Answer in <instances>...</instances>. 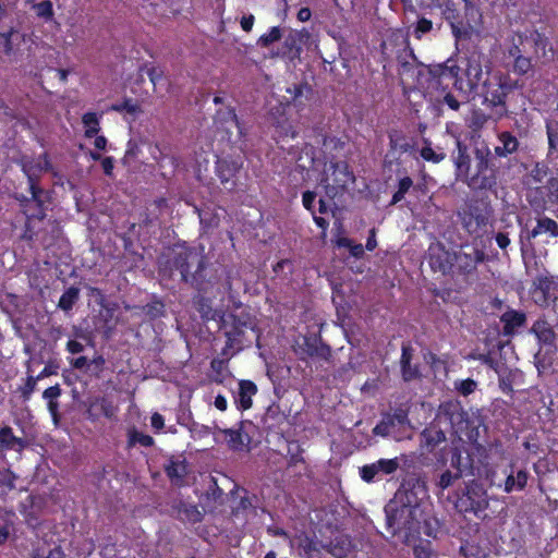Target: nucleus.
Masks as SVG:
<instances>
[{
    "instance_id": "nucleus-1",
    "label": "nucleus",
    "mask_w": 558,
    "mask_h": 558,
    "mask_svg": "<svg viewBox=\"0 0 558 558\" xmlns=\"http://www.w3.org/2000/svg\"><path fill=\"white\" fill-rule=\"evenodd\" d=\"M460 68L456 76L454 88L463 99L478 92L481 84L489 75L488 66H484V58L478 52H472L457 64Z\"/></svg>"
},
{
    "instance_id": "nucleus-2",
    "label": "nucleus",
    "mask_w": 558,
    "mask_h": 558,
    "mask_svg": "<svg viewBox=\"0 0 558 558\" xmlns=\"http://www.w3.org/2000/svg\"><path fill=\"white\" fill-rule=\"evenodd\" d=\"M460 68L452 60L438 64L422 73L418 77V85L423 88L425 97L429 100H439V95L449 90V85L454 86L456 76Z\"/></svg>"
},
{
    "instance_id": "nucleus-3",
    "label": "nucleus",
    "mask_w": 558,
    "mask_h": 558,
    "mask_svg": "<svg viewBox=\"0 0 558 558\" xmlns=\"http://www.w3.org/2000/svg\"><path fill=\"white\" fill-rule=\"evenodd\" d=\"M387 515V525L392 534L404 532V537L408 539L412 532H416L418 524L423 518V510L408 509L407 507L399 506L393 500H390L385 507Z\"/></svg>"
},
{
    "instance_id": "nucleus-4",
    "label": "nucleus",
    "mask_w": 558,
    "mask_h": 558,
    "mask_svg": "<svg viewBox=\"0 0 558 558\" xmlns=\"http://www.w3.org/2000/svg\"><path fill=\"white\" fill-rule=\"evenodd\" d=\"M513 88L510 80L506 75L494 74L486 75L485 81L480 86L478 92L474 94L484 98L485 102L492 106H498L505 102L507 94Z\"/></svg>"
},
{
    "instance_id": "nucleus-5",
    "label": "nucleus",
    "mask_w": 558,
    "mask_h": 558,
    "mask_svg": "<svg viewBox=\"0 0 558 558\" xmlns=\"http://www.w3.org/2000/svg\"><path fill=\"white\" fill-rule=\"evenodd\" d=\"M489 506L487 490L477 482L466 486L465 498L460 501V508L464 512H473L478 518L486 517L485 511Z\"/></svg>"
},
{
    "instance_id": "nucleus-6",
    "label": "nucleus",
    "mask_w": 558,
    "mask_h": 558,
    "mask_svg": "<svg viewBox=\"0 0 558 558\" xmlns=\"http://www.w3.org/2000/svg\"><path fill=\"white\" fill-rule=\"evenodd\" d=\"M539 235H546V243H549V239L558 238V223L554 219L539 216L536 218V225L532 230L522 231L520 234V242L522 244V248L524 247V242L531 244L533 239H536Z\"/></svg>"
},
{
    "instance_id": "nucleus-7",
    "label": "nucleus",
    "mask_w": 558,
    "mask_h": 558,
    "mask_svg": "<svg viewBox=\"0 0 558 558\" xmlns=\"http://www.w3.org/2000/svg\"><path fill=\"white\" fill-rule=\"evenodd\" d=\"M460 216L463 228L470 234H478L482 232L489 220V211L486 208H480L477 206H469Z\"/></svg>"
},
{
    "instance_id": "nucleus-8",
    "label": "nucleus",
    "mask_w": 558,
    "mask_h": 558,
    "mask_svg": "<svg viewBox=\"0 0 558 558\" xmlns=\"http://www.w3.org/2000/svg\"><path fill=\"white\" fill-rule=\"evenodd\" d=\"M400 463L398 458L393 459H380L372 464L364 465L361 471V477L363 481L371 483L376 480H380L383 475H389L395 473Z\"/></svg>"
},
{
    "instance_id": "nucleus-9",
    "label": "nucleus",
    "mask_w": 558,
    "mask_h": 558,
    "mask_svg": "<svg viewBox=\"0 0 558 558\" xmlns=\"http://www.w3.org/2000/svg\"><path fill=\"white\" fill-rule=\"evenodd\" d=\"M428 264L436 272L447 274L454 266L453 253L447 251L440 243H432L428 247Z\"/></svg>"
},
{
    "instance_id": "nucleus-10",
    "label": "nucleus",
    "mask_w": 558,
    "mask_h": 558,
    "mask_svg": "<svg viewBox=\"0 0 558 558\" xmlns=\"http://www.w3.org/2000/svg\"><path fill=\"white\" fill-rule=\"evenodd\" d=\"M464 416L461 405L458 402H445L439 407L437 420L439 423H447L454 433H459L464 428Z\"/></svg>"
},
{
    "instance_id": "nucleus-11",
    "label": "nucleus",
    "mask_w": 558,
    "mask_h": 558,
    "mask_svg": "<svg viewBox=\"0 0 558 558\" xmlns=\"http://www.w3.org/2000/svg\"><path fill=\"white\" fill-rule=\"evenodd\" d=\"M425 495V489L417 485L412 488L399 489L392 500L408 509L413 510L415 507L416 510H422L421 500Z\"/></svg>"
},
{
    "instance_id": "nucleus-12",
    "label": "nucleus",
    "mask_w": 558,
    "mask_h": 558,
    "mask_svg": "<svg viewBox=\"0 0 558 558\" xmlns=\"http://www.w3.org/2000/svg\"><path fill=\"white\" fill-rule=\"evenodd\" d=\"M484 259L485 253L474 247L471 248L470 252L459 251L453 253L454 266L463 272H470L471 270L475 269V267L480 263L484 262Z\"/></svg>"
},
{
    "instance_id": "nucleus-13",
    "label": "nucleus",
    "mask_w": 558,
    "mask_h": 558,
    "mask_svg": "<svg viewBox=\"0 0 558 558\" xmlns=\"http://www.w3.org/2000/svg\"><path fill=\"white\" fill-rule=\"evenodd\" d=\"M397 425H399L403 429H405L409 426V422L404 413H397L393 416L384 420L383 422L375 426L374 433L380 436H391L395 439L399 440L402 437L397 435L395 432V427Z\"/></svg>"
},
{
    "instance_id": "nucleus-14",
    "label": "nucleus",
    "mask_w": 558,
    "mask_h": 558,
    "mask_svg": "<svg viewBox=\"0 0 558 558\" xmlns=\"http://www.w3.org/2000/svg\"><path fill=\"white\" fill-rule=\"evenodd\" d=\"M332 169V175L335 177L332 183L329 182V178L326 179V189L332 190L335 193L338 190L347 187L349 183L353 181L352 174L348 171V167L344 163H337L330 167Z\"/></svg>"
},
{
    "instance_id": "nucleus-15",
    "label": "nucleus",
    "mask_w": 558,
    "mask_h": 558,
    "mask_svg": "<svg viewBox=\"0 0 558 558\" xmlns=\"http://www.w3.org/2000/svg\"><path fill=\"white\" fill-rule=\"evenodd\" d=\"M195 265V272L201 270L202 268V259L196 252L187 251L184 252L183 255H180L178 260V267L180 268L181 276L184 281H189L190 277L193 275L192 266Z\"/></svg>"
},
{
    "instance_id": "nucleus-16",
    "label": "nucleus",
    "mask_w": 558,
    "mask_h": 558,
    "mask_svg": "<svg viewBox=\"0 0 558 558\" xmlns=\"http://www.w3.org/2000/svg\"><path fill=\"white\" fill-rule=\"evenodd\" d=\"M220 433L223 434L229 448L232 450H244L250 444V437L243 432L242 427L222 429Z\"/></svg>"
},
{
    "instance_id": "nucleus-17",
    "label": "nucleus",
    "mask_w": 558,
    "mask_h": 558,
    "mask_svg": "<svg viewBox=\"0 0 558 558\" xmlns=\"http://www.w3.org/2000/svg\"><path fill=\"white\" fill-rule=\"evenodd\" d=\"M520 43L523 45V51H525L526 45H530V40L524 43L520 38ZM509 54L514 58L513 71L520 75L527 73L532 69L531 59L522 54V49L514 45L510 50Z\"/></svg>"
},
{
    "instance_id": "nucleus-18",
    "label": "nucleus",
    "mask_w": 558,
    "mask_h": 558,
    "mask_svg": "<svg viewBox=\"0 0 558 558\" xmlns=\"http://www.w3.org/2000/svg\"><path fill=\"white\" fill-rule=\"evenodd\" d=\"M525 319V314L522 312L514 310L505 312L500 317L504 324V333L507 336L514 333L519 327L524 325Z\"/></svg>"
},
{
    "instance_id": "nucleus-19",
    "label": "nucleus",
    "mask_w": 558,
    "mask_h": 558,
    "mask_svg": "<svg viewBox=\"0 0 558 558\" xmlns=\"http://www.w3.org/2000/svg\"><path fill=\"white\" fill-rule=\"evenodd\" d=\"M257 392L256 385L250 380H242L239 384V391L236 395V403L242 410H247L252 407V398Z\"/></svg>"
},
{
    "instance_id": "nucleus-20",
    "label": "nucleus",
    "mask_w": 558,
    "mask_h": 558,
    "mask_svg": "<svg viewBox=\"0 0 558 558\" xmlns=\"http://www.w3.org/2000/svg\"><path fill=\"white\" fill-rule=\"evenodd\" d=\"M536 288L543 294L541 300H536V303H546L547 300L558 296V282L554 277H539L536 281Z\"/></svg>"
},
{
    "instance_id": "nucleus-21",
    "label": "nucleus",
    "mask_w": 558,
    "mask_h": 558,
    "mask_svg": "<svg viewBox=\"0 0 558 558\" xmlns=\"http://www.w3.org/2000/svg\"><path fill=\"white\" fill-rule=\"evenodd\" d=\"M49 168V161L46 155H40L35 161H26L23 163V170L28 177L29 181H33L39 173L47 171Z\"/></svg>"
},
{
    "instance_id": "nucleus-22",
    "label": "nucleus",
    "mask_w": 558,
    "mask_h": 558,
    "mask_svg": "<svg viewBox=\"0 0 558 558\" xmlns=\"http://www.w3.org/2000/svg\"><path fill=\"white\" fill-rule=\"evenodd\" d=\"M499 142L501 145L496 146L495 153L500 157H506L517 150L519 142L518 140L508 132H504L499 135Z\"/></svg>"
},
{
    "instance_id": "nucleus-23",
    "label": "nucleus",
    "mask_w": 558,
    "mask_h": 558,
    "mask_svg": "<svg viewBox=\"0 0 558 558\" xmlns=\"http://www.w3.org/2000/svg\"><path fill=\"white\" fill-rule=\"evenodd\" d=\"M86 137H94L100 130V116L95 112H87L82 118Z\"/></svg>"
},
{
    "instance_id": "nucleus-24",
    "label": "nucleus",
    "mask_w": 558,
    "mask_h": 558,
    "mask_svg": "<svg viewBox=\"0 0 558 558\" xmlns=\"http://www.w3.org/2000/svg\"><path fill=\"white\" fill-rule=\"evenodd\" d=\"M458 153L453 157V162L457 168L458 177L466 175L470 168V158L466 155V149L461 145L460 142L457 143Z\"/></svg>"
},
{
    "instance_id": "nucleus-25",
    "label": "nucleus",
    "mask_w": 558,
    "mask_h": 558,
    "mask_svg": "<svg viewBox=\"0 0 558 558\" xmlns=\"http://www.w3.org/2000/svg\"><path fill=\"white\" fill-rule=\"evenodd\" d=\"M0 446L5 449L20 450L23 447V441L13 435L10 427H3L0 429Z\"/></svg>"
},
{
    "instance_id": "nucleus-26",
    "label": "nucleus",
    "mask_w": 558,
    "mask_h": 558,
    "mask_svg": "<svg viewBox=\"0 0 558 558\" xmlns=\"http://www.w3.org/2000/svg\"><path fill=\"white\" fill-rule=\"evenodd\" d=\"M527 483V473L520 470L517 475L509 474L505 482V492L511 493L513 489H523Z\"/></svg>"
},
{
    "instance_id": "nucleus-27",
    "label": "nucleus",
    "mask_w": 558,
    "mask_h": 558,
    "mask_svg": "<svg viewBox=\"0 0 558 558\" xmlns=\"http://www.w3.org/2000/svg\"><path fill=\"white\" fill-rule=\"evenodd\" d=\"M429 102L437 109H441L444 105L448 106L451 110H459L461 101L450 92L446 90L439 95V100H429Z\"/></svg>"
},
{
    "instance_id": "nucleus-28",
    "label": "nucleus",
    "mask_w": 558,
    "mask_h": 558,
    "mask_svg": "<svg viewBox=\"0 0 558 558\" xmlns=\"http://www.w3.org/2000/svg\"><path fill=\"white\" fill-rule=\"evenodd\" d=\"M335 244L338 247H347L350 251V254L356 258H360L364 254V247L362 244H355L347 236H343L341 234H338L335 240Z\"/></svg>"
},
{
    "instance_id": "nucleus-29",
    "label": "nucleus",
    "mask_w": 558,
    "mask_h": 558,
    "mask_svg": "<svg viewBox=\"0 0 558 558\" xmlns=\"http://www.w3.org/2000/svg\"><path fill=\"white\" fill-rule=\"evenodd\" d=\"M80 291L77 288H69L60 298L58 306L63 311H70L78 300Z\"/></svg>"
},
{
    "instance_id": "nucleus-30",
    "label": "nucleus",
    "mask_w": 558,
    "mask_h": 558,
    "mask_svg": "<svg viewBox=\"0 0 558 558\" xmlns=\"http://www.w3.org/2000/svg\"><path fill=\"white\" fill-rule=\"evenodd\" d=\"M422 438L427 446H436L446 439L445 433L436 427H428L422 433Z\"/></svg>"
},
{
    "instance_id": "nucleus-31",
    "label": "nucleus",
    "mask_w": 558,
    "mask_h": 558,
    "mask_svg": "<svg viewBox=\"0 0 558 558\" xmlns=\"http://www.w3.org/2000/svg\"><path fill=\"white\" fill-rule=\"evenodd\" d=\"M411 355L407 347L402 348L401 366L402 375L405 380H411L417 376V369L410 364Z\"/></svg>"
},
{
    "instance_id": "nucleus-32",
    "label": "nucleus",
    "mask_w": 558,
    "mask_h": 558,
    "mask_svg": "<svg viewBox=\"0 0 558 558\" xmlns=\"http://www.w3.org/2000/svg\"><path fill=\"white\" fill-rule=\"evenodd\" d=\"M167 475L177 483L180 482L186 474V465L182 461H171L166 466Z\"/></svg>"
},
{
    "instance_id": "nucleus-33",
    "label": "nucleus",
    "mask_w": 558,
    "mask_h": 558,
    "mask_svg": "<svg viewBox=\"0 0 558 558\" xmlns=\"http://www.w3.org/2000/svg\"><path fill=\"white\" fill-rule=\"evenodd\" d=\"M282 37V31L278 26L271 27L267 33L263 34L257 44L262 47H268L271 44L280 40Z\"/></svg>"
},
{
    "instance_id": "nucleus-34",
    "label": "nucleus",
    "mask_w": 558,
    "mask_h": 558,
    "mask_svg": "<svg viewBox=\"0 0 558 558\" xmlns=\"http://www.w3.org/2000/svg\"><path fill=\"white\" fill-rule=\"evenodd\" d=\"M32 8L38 17L50 21L53 16L52 2L50 0H44L41 2L34 3Z\"/></svg>"
},
{
    "instance_id": "nucleus-35",
    "label": "nucleus",
    "mask_w": 558,
    "mask_h": 558,
    "mask_svg": "<svg viewBox=\"0 0 558 558\" xmlns=\"http://www.w3.org/2000/svg\"><path fill=\"white\" fill-rule=\"evenodd\" d=\"M421 157L434 163H438L445 159L446 155L442 151H436L430 145H426L421 149Z\"/></svg>"
},
{
    "instance_id": "nucleus-36",
    "label": "nucleus",
    "mask_w": 558,
    "mask_h": 558,
    "mask_svg": "<svg viewBox=\"0 0 558 558\" xmlns=\"http://www.w3.org/2000/svg\"><path fill=\"white\" fill-rule=\"evenodd\" d=\"M129 444L131 446L138 444L144 447H149L154 444V439L149 435H145L137 430H131L129 433Z\"/></svg>"
},
{
    "instance_id": "nucleus-37",
    "label": "nucleus",
    "mask_w": 558,
    "mask_h": 558,
    "mask_svg": "<svg viewBox=\"0 0 558 558\" xmlns=\"http://www.w3.org/2000/svg\"><path fill=\"white\" fill-rule=\"evenodd\" d=\"M457 478H459V474H453V473H451L450 471H446V472H444V473L440 475V477H439V480H438V482H437V486H438L441 490H444V489L448 488L449 486H451V485H452V483H453Z\"/></svg>"
},
{
    "instance_id": "nucleus-38",
    "label": "nucleus",
    "mask_w": 558,
    "mask_h": 558,
    "mask_svg": "<svg viewBox=\"0 0 558 558\" xmlns=\"http://www.w3.org/2000/svg\"><path fill=\"white\" fill-rule=\"evenodd\" d=\"M456 388L461 395L469 396L470 393L474 392L476 383L473 379H465L456 384Z\"/></svg>"
},
{
    "instance_id": "nucleus-39",
    "label": "nucleus",
    "mask_w": 558,
    "mask_h": 558,
    "mask_svg": "<svg viewBox=\"0 0 558 558\" xmlns=\"http://www.w3.org/2000/svg\"><path fill=\"white\" fill-rule=\"evenodd\" d=\"M0 37L3 39L4 41V49L7 52H11L13 47H12V43L20 38L21 35L15 32V31H11L9 32L8 34H0Z\"/></svg>"
},
{
    "instance_id": "nucleus-40",
    "label": "nucleus",
    "mask_w": 558,
    "mask_h": 558,
    "mask_svg": "<svg viewBox=\"0 0 558 558\" xmlns=\"http://www.w3.org/2000/svg\"><path fill=\"white\" fill-rule=\"evenodd\" d=\"M432 27H433L432 21H429L425 17L420 19L417 22L416 28H415L416 37L420 38L422 34L429 32L432 29Z\"/></svg>"
},
{
    "instance_id": "nucleus-41",
    "label": "nucleus",
    "mask_w": 558,
    "mask_h": 558,
    "mask_svg": "<svg viewBox=\"0 0 558 558\" xmlns=\"http://www.w3.org/2000/svg\"><path fill=\"white\" fill-rule=\"evenodd\" d=\"M111 110L119 111V112L128 111V112L134 113L137 110V106L130 100H125L121 104L112 105Z\"/></svg>"
},
{
    "instance_id": "nucleus-42",
    "label": "nucleus",
    "mask_w": 558,
    "mask_h": 558,
    "mask_svg": "<svg viewBox=\"0 0 558 558\" xmlns=\"http://www.w3.org/2000/svg\"><path fill=\"white\" fill-rule=\"evenodd\" d=\"M415 558H437L435 554H433L428 546L418 545L414 548Z\"/></svg>"
},
{
    "instance_id": "nucleus-43",
    "label": "nucleus",
    "mask_w": 558,
    "mask_h": 558,
    "mask_svg": "<svg viewBox=\"0 0 558 558\" xmlns=\"http://www.w3.org/2000/svg\"><path fill=\"white\" fill-rule=\"evenodd\" d=\"M493 184L492 180L490 179H487V178H483V179H478V178H471L470 182H469V185L473 189H488Z\"/></svg>"
},
{
    "instance_id": "nucleus-44",
    "label": "nucleus",
    "mask_w": 558,
    "mask_h": 558,
    "mask_svg": "<svg viewBox=\"0 0 558 558\" xmlns=\"http://www.w3.org/2000/svg\"><path fill=\"white\" fill-rule=\"evenodd\" d=\"M60 393L61 389L59 386H51L44 391L43 397L45 400L51 403V401H56Z\"/></svg>"
},
{
    "instance_id": "nucleus-45",
    "label": "nucleus",
    "mask_w": 558,
    "mask_h": 558,
    "mask_svg": "<svg viewBox=\"0 0 558 558\" xmlns=\"http://www.w3.org/2000/svg\"><path fill=\"white\" fill-rule=\"evenodd\" d=\"M255 17L252 14L244 15L241 19V27L244 32H251L254 25Z\"/></svg>"
},
{
    "instance_id": "nucleus-46",
    "label": "nucleus",
    "mask_w": 558,
    "mask_h": 558,
    "mask_svg": "<svg viewBox=\"0 0 558 558\" xmlns=\"http://www.w3.org/2000/svg\"><path fill=\"white\" fill-rule=\"evenodd\" d=\"M495 239H496L497 245L501 250H506L510 245V239H509L508 234H506V233L499 232L496 234Z\"/></svg>"
},
{
    "instance_id": "nucleus-47",
    "label": "nucleus",
    "mask_w": 558,
    "mask_h": 558,
    "mask_svg": "<svg viewBox=\"0 0 558 558\" xmlns=\"http://www.w3.org/2000/svg\"><path fill=\"white\" fill-rule=\"evenodd\" d=\"M150 424L155 429L160 430L165 426L162 415L159 413H154L150 417Z\"/></svg>"
},
{
    "instance_id": "nucleus-48",
    "label": "nucleus",
    "mask_w": 558,
    "mask_h": 558,
    "mask_svg": "<svg viewBox=\"0 0 558 558\" xmlns=\"http://www.w3.org/2000/svg\"><path fill=\"white\" fill-rule=\"evenodd\" d=\"M315 194L313 192H305L303 194V205L305 208H307L308 210H312V206L315 202Z\"/></svg>"
},
{
    "instance_id": "nucleus-49",
    "label": "nucleus",
    "mask_w": 558,
    "mask_h": 558,
    "mask_svg": "<svg viewBox=\"0 0 558 558\" xmlns=\"http://www.w3.org/2000/svg\"><path fill=\"white\" fill-rule=\"evenodd\" d=\"M412 184H413V182H412L411 178L404 177L399 181L398 190L403 193H407L411 189Z\"/></svg>"
},
{
    "instance_id": "nucleus-50",
    "label": "nucleus",
    "mask_w": 558,
    "mask_h": 558,
    "mask_svg": "<svg viewBox=\"0 0 558 558\" xmlns=\"http://www.w3.org/2000/svg\"><path fill=\"white\" fill-rule=\"evenodd\" d=\"M101 166H102L104 172L107 175H111L112 174L113 159L111 157L104 158L102 161H101Z\"/></svg>"
},
{
    "instance_id": "nucleus-51",
    "label": "nucleus",
    "mask_w": 558,
    "mask_h": 558,
    "mask_svg": "<svg viewBox=\"0 0 558 558\" xmlns=\"http://www.w3.org/2000/svg\"><path fill=\"white\" fill-rule=\"evenodd\" d=\"M66 348L73 354L80 353L84 349L83 344L75 340H70L66 344Z\"/></svg>"
},
{
    "instance_id": "nucleus-52",
    "label": "nucleus",
    "mask_w": 558,
    "mask_h": 558,
    "mask_svg": "<svg viewBox=\"0 0 558 558\" xmlns=\"http://www.w3.org/2000/svg\"><path fill=\"white\" fill-rule=\"evenodd\" d=\"M377 246V241H376V234H375V229H372L371 232H369V236L366 241V250L368 251H373L375 250Z\"/></svg>"
},
{
    "instance_id": "nucleus-53",
    "label": "nucleus",
    "mask_w": 558,
    "mask_h": 558,
    "mask_svg": "<svg viewBox=\"0 0 558 558\" xmlns=\"http://www.w3.org/2000/svg\"><path fill=\"white\" fill-rule=\"evenodd\" d=\"M215 407L220 410V411H225L227 409V405H228V402H227V399L221 396V395H218L216 398H215V402H214Z\"/></svg>"
},
{
    "instance_id": "nucleus-54",
    "label": "nucleus",
    "mask_w": 558,
    "mask_h": 558,
    "mask_svg": "<svg viewBox=\"0 0 558 558\" xmlns=\"http://www.w3.org/2000/svg\"><path fill=\"white\" fill-rule=\"evenodd\" d=\"M312 13L308 8H301L298 12V19L301 22H306L311 19Z\"/></svg>"
},
{
    "instance_id": "nucleus-55",
    "label": "nucleus",
    "mask_w": 558,
    "mask_h": 558,
    "mask_svg": "<svg viewBox=\"0 0 558 558\" xmlns=\"http://www.w3.org/2000/svg\"><path fill=\"white\" fill-rule=\"evenodd\" d=\"M94 145L95 147L98 149V150H104L106 148V145H107V140L105 136L102 135H99V136H96L95 138V142H94Z\"/></svg>"
},
{
    "instance_id": "nucleus-56",
    "label": "nucleus",
    "mask_w": 558,
    "mask_h": 558,
    "mask_svg": "<svg viewBox=\"0 0 558 558\" xmlns=\"http://www.w3.org/2000/svg\"><path fill=\"white\" fill-rule=\"evenodd\" d=\"M223 166H225V161L219 162V165H218L219 175H220L222 182H228L230 177L232 175V173L229 172L228 174H225L222 171Z\"/></svg>"
},
{
    "instance_id": "nucleus-57",
    "label": "nucleus",
    "mask_w": 558,
    "mask_h": 558,
    "mask_svg": "<svg viewBox=\"0 0 558 558\" xmlns=\"http://www.w3.org/2000/svg\"><path fill=\"white\" fill-rule=\"evenodd\" d=\"M86 363H87V359L85 356H80L73 361L72 365L75 368H83L86 365Z\"/></svg>"
},
{
    "instance_id": "nucleus-58",
    "label": "nucleus",
    "mask_w": 558,
    "mask_h": 558,
    "mask_svg": "<svg viewBox=\"0 0 558 558\" xmlns=\"http://www.w3.org/2000/svg\"><path fill=\"white\" fill-rule=\"evenodd\" d=\"M149 77H150V81L151 83L156 86L157 82L160 80V75L157 73V70L156 69H153L150 72H149Z\"/></svg>"
},
{
    "instance_id": "nucleus-59",
    "label": "nucleus",
    "mask_w": 558,
    "mask_h": 558,
    "mask_svg": "<svg viewBox=\"0 0 558 558\" xmlns=\"http://www.w3.org/2000/svg\"><path fill=\"white\" fill-rule=\"evenodd\" d=\"M9 537V531L7 527L0 530V544H3Z\"/></svg>"
},
{
    "instance_id": "nucleus-60",
    "label": "nucleus",
    "mask_w": 558,
    "mask_h": 558,
    "mask_svg": "<svg viewBox=\"0 0 558 558\" xmlns=\"http://www.w3.org/2000/svg\"><path fill=\"white\" fill-rule=\"evenodd\" d=\"M404 195H405V193L398 190L392 196V203L396 204V203L400 202L404 197Z\"/></svg>"
},
{
    "instance_id": "nucleus-61",
    "label": "nucleus",
    "mask_w": 558,
    "mask_h": 558,
    "mask_svg": "<svg viewBox=\"0 0 558 558\" xmlns=\"http://www.w3.org/2000/svg\"><path fill=\"white\" fill-rule=\"evenodd\" d=\"M57 408H58V404L56 401H51V403L48 402V409L49 411L56 415V412H57Z\"/></svg>"
},
{
    "instance_id": "nucleus-62",
    "label": "nucleus",
    "mask_w": 558,
    "mask_h": 558,
    "mask_svg": "<svg viewBox=\"0 0 558 558\" xmlns=\"http://www.w3.org/2000/svg\"><path fill=\"white\" fill-rule=\"evenodd\" d=\"M314 219H315V222H316L319 227H322V228H325V227H326L327 222L325 221V219H324V218H322V217H314Z\"/></svg>"
},
{
    "instance_id": "nucleus-63",
    "label": "nucleus",
    "mask_w": 558,
    "mask_h": 558,
    "mask_svg": "<svg viewBox=\"0 0 558 558\" xmlns=\"http://www.w3.org/2000/svg\"><path fill=\"white\" fill-rule=\"evenodd\" d=\"M36 380H37V379H36V378H34V377H32V376H31V377H28V379H27V387H28L31 390H33V389H34L35 384H36Z\"/></svg>"
},
{
    "instance_id": "nucleus-64",
    "label": "nucleus",
    "mask_w": 558,
    "mask_h": 558,
    "mask_svg": "<svg viewBox=\"0 0 558 558\" xmlns=\"http://www.w3.org/2000/svg\"><path fill=\"white\" fill-rule=\"evenodd\" d=\"M319 211L325 213L326 211V205L323 199H319Z\"/></svg>"
}]
</instances>
